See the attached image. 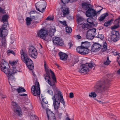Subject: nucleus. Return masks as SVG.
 <instances>
[{
	"mask_svg": "<svg viewBox=\"0 0 120 120\" xmlns=\"http://www.w3.org/2000/svg\"><path fill=\"white\" fill-rule=\"evenodd\" d=\"M29 54V55L32 57L34 59H35L37 57V51L36 52H32L31 53Z\"/></svg>",
	"mask_w": 120,
	"mask_h": 120,
	"instance_id": "nucleus-31",
	"label": "nucleus"
},
{
	"mask_svg": "<svg viewBox=\"0 0 120 120\" xmlns=\"http://www.w3.org/2000/svg\"><path fill=\"white\" fill-rule=\"evenodd\" d=\"M82 26V28L85 30H87L92 27L87 23L83 24Z\"/></svg>",
	"mask_w": 120,
	"mask_h": 120,
	"instance_id": "nucleus-26",
	"label": "nucleus"
},
{
	"mask_svg": "<svg viewBox=\"0 0 120 120\" xmlns=\"http://www.w3.org/2000/svg\"><path fill=\"white\" fill-rule=\"evenodd\" d=\"M47 92L49 94L51 95H52L53 96H53H54L53 92L52 90H48L47 91Z\"/></svg>",
	"mask_w": 120,
	"mask_h": 120,
	"instance_id": "nucleus-50",
	"label": "nucleus"
},
{
	"mask_svg": "<svg viewBox=\"0 0 120 120\" xmlns=\"http://www.w3.org/2000/svg\"><path fill=\"white\" fill-rule=\"evenodd\" d=\"M84 20L83 19L82 17H78L77 19V21L79 23V22H82Z\"/></svg>",
	"mask_w": 120,
	"mask_h": 120,
	"instance_id": "nucleus-40",
	"label": "nucleus"
},
{
	"mask_svg": "<svg viewBox=\"0 0 120 120\" xmlns=\"http://www.w3.org/2000/svg\"><path fill=\"white\" fill-rule=\"evenodd\" d=\"M68 45H69L70 48H71L72 46V44L71 42H70L69 43Z\"/></svg>",
	"mask_w": 120,
	"mask_h": 120,
	"instance_id": "nucleus-62",
	"label": "nucleus"
},
{
	"mask_svg": "<svg viewBox=\"0 0 120 120\" xmlns=\"http://www.w3.org/2000/svg\"><path fill=\"white\" fill-rule=\"evenodd\" d=\"M37 50L35 47L33 45H32L30 46L29 47L28 52L29 54L36 52Z\"/></svg>",
	"mask_w": 120,
	"mask_h": 120,
	"instance_id": "nucleus-19",
	"label": "nucleus"
},
{
	"mask_svg": "<svg viewBox=\"0 0 120 120\" xmlns=\"http://www.w3.org/2000/svg\"><path fill=\"white\" fill-rule=\"evenodd\" d=\"M74 97V94L72 92L70 93L69 94V97L70 98H72Z\"/></svg>",
	"mask_w": 120,
	"mask_h": 120,
	"instance_id": "nucleus-55",
	"label": "nucleus"
},
{
	"mask_svg": "<svg viewBox=\"0 0 120 120\" xmlns=\"http://www.w3.org/2000/svg\"><path fill=\"white\" fill-rule=\"evenodd\" d=\"M79 61L78 58H77L72 59L69 64V66L70 67L73 66L75 64L78 62Z\"/></svg>",
	"mask_w": 120,
	"mask_h": 120,
	"instance_id": "nucleus-20",
	"label": "nucleus"
},
{
	"mask_svg": "<svg viewBox=\"0 0 120 120\" xmlns=\"http://www.w3.org/2000/svg\"><path fill=\"white\" fill-rule=\"evenodd\" d=\"M81 44L82 45L81 46L83 48H88L90 46V43L88 41L82 42Z\"/></svg>",
	"mask_w": 120,
	"mask_h": 120,
	"instance_id": "nucleus-22",
	"label": "nucleus"
},
{
	"mask_svg": "<svg viewBox=\"0 0 120 120\" xmlns=\"http://www.w3.org/2000/svg\"><path fill=\"white\" fill-rule=\"evenodd\" d=\"M54 17L53 16H49L45 20L49 21H52L53 20Z\"/></svg>",
	"mask_w": 120,
	"mask_h": 120,
	"instance_id": "nucleus-44",
	"label": "nucleus"
},
{
	"mask_svg": "<svg viewBox=\"0 0 120 120\" xmlns=\"http://www.w3.org/2000/svg\"><path fill=\"white\" fill-rule=\"evenodd\" d=\"M69 13V9L68 8H63L62 9V13L61 14L62 17H65Z\"/></svg>",
	"mask_w": 120,
	"mask_h": 120,
	"instance_id": "nucleus-14",
	"label": "nucleus"
},
{
	"mask_svg": "<svg viewBox=\"0 0 120 120\" xmlns=\"http://www.w3.org/2000/svg\"><path fill=\"white\" fill-rule=\"evenodd\" d=\"M101 49L102 51L103 52L107 50V44L106 42H104L102 46Z\"/></svg>",
	"mask_w": 120,
	"mask_h": 120,
	"instance_id": "nucleus-28",
	"label": "nucleus"
},
{
	"mask_svg": "<svg viewBox=\"0 0 120 120\" xmlns=\"http://www.w3.org/2000/svg\"><path fill=\"white\" fill-rule=\"evenodd\" d=\"M120 20V17L119 18L115 21L114 22L115 24H118L120 22L119 21Z\"/></svg>",
	"mask_w": 120,
	"mask_h": 120,
	"instance_id": "nucleus-48",
	"label": "nucleus"
},
{
	"mask_svg": "<svg viewBox=\"0 0 120 120\" xmlns=\"http://www.w3.org/2000/svg\"><path fill=\"white\" fill-rule=\"evenodd\" d=\"M17 91L19 93L24 92L26 91V90L22 87H19L17 89Z\"/></svg>",
	"mask_w": 120,
	"mask_h": 120,
	"instance_id": "nucleus-29",
	"label": "nucleus"
},
{
	"mask_svg": "<svg viewBox=\"0 0 120 120\" xmlns=\"http://www.w3.org/2000/svg\"><path fill=\"white\" fill-rule=\"evenodd\" d=\"M32 21L31 19L29 17H27L26 19V23L27 25L29 26L31 24V22Z\"/></svg>",
	"mask_w": 120,
	"mask_h": 120,
	"instance_id": "nucleus-36",
	"label": "nucleus"
},
{
	"mask_svg": "<svg viewBox=\"0 0 120 120\" xmlns=\"http://www.w3.org/2000/svg\"><path fill=\"white\" fill-rule=\"evenodd\" d=\"M12 107L13 109V110L15 115L19 116H22V113L21 108L15 102H12Z\"/></svg>",
	"mask_w": 120,
	"mask_h": 120,
	"instance_id": "nucleus-6",
	"label": "nucleus"
},
{
	"mask_svg": "<svg viewBox=\"0 0 120 120\" xmlns=\"http://www.w3.org/2000/svg\"><path fill=\"white\" fill-rule=\"evenodd\" d=\"M46 110L48 118H49L52 116L54 115V114L49 109L47 108Z\"/></svg>",
	"mask_w": 120,
	"mask_h": 120,
	"instance_id": "nucleus-21",
	"label": "nucleus"
},
{
	"mask_svg": "<svg viewBox=\"0 0 120 120\" xmlns=\"http://www.w3.org/2000/svg\"><path fill=\"white\" fill-rule=\"evenodd\" d=\"M59 22L60 23L63 25L65 26H67V25L66 24V22L65 21H59Z\"/></svg>",
	"mask_w": 120,
	"mask_h": 120,
	"instance_id": "nucleus-43",
	"label": "nucleus"
},
{
	"mask_svg": "<svg viewBox=\"0 0 120 120\" xmlns=\"http://www.w3.org/2000/svg\"><path fill=\"white\" fill-rule=\"evenodd\" d=\"M22 109L24 111L26 112H27L28 111V109L27 108L25 107H23Z\"/></svg>",
	"mask_w": 120,
	"mask_h": 120,
	"instance_id": "nucleus-56",
	"label": "nucleus"
},
{
	"mask_svg": "<svg viewBox=\"0 0 120 120\" xmlns=\"http://www.w3.org/2000/svg\"><path fill=\"white\" fill-rule=\"evenodd\" d=\"M36 8L37 10L38 11L42 13L43 12H44L45 8H42L41 10V11H40V10L39 8H38L36 6Z\"/></svg>",
	"mask_w": 120,
	"mask_h": 120,
	"instance_id": "nucleus-51",
	"label": "nucleus"
},
{
	"mask_svg": "<svg viewBox=\"0 0 120 120\" xmlns=\"http://www.w3.org/2000/svg\"><path fill=\"white\" fill-rule=\"evenodd\" d=\"M97 37L99 38L101 40L103 39L104 38V35L101 34H99L97 36Z\"/></svg>",
	"mask_w": 120,
	"mask_h": 120,
	"instance_id": "nucleus-42",
	"label": "nucleus"
},
{
	"mask_svg": "<svg viewBox=\"0 0 120 120\" xmlns=\"http://www.w3.org/2000/svg\"><path fill=\"white\" fill-rule=\"evenodd\" d=\"M31 120H39L38 118L37 117H34L33 119H31Z\"/></svg>",
	"mask_w": 120,
	"mask_h": 120,
	"instance_id": "nucleus-59",
	"label": "nucleus"
},
{
	"mask_svg": "<svg viewBox=\"0 0 120 120\" xmlns=\"http://www.w3.org/2000/svg\"><path fill=\"white\" fill-rule=\"evenodd\" d=\"M65 28L66 31V32L69 33H71L72 30L71 28L70 27L66 26Z\"/></svg>",
	"mask_w": 120,
	"mask_h": 120,
	"instance_id": "nucleus-34",
	"label": "nucleus"
},
{
	"mask_svg": "<svg viewBox=\"0 0 120 120\" xmlns=\"http://www.w3.org/2000/svg\"><path fill=\"white\" fill-rule=\"evenodd\" d=\"M7 54L9 56V54L10 53L13 54L15 56V53L12 50H8L7 51Z\"/></svg>",
	"mask_w": 120,
	"mask_h": 120,
	"instance_id": "nucleus-39",
	"label": "nucleus"
},
{
	"mask_svg": "<svg viewBox=\"0 0 120 120\" xmlns=\"http://www.w3.org/2000/svg\"><path fill=\"white\" fill-rule=\"evenodd\" d=\"M6 97V96L3 94L2 93H0V98L1 99H3Z\"/></svg>",
	"mask_w": 120,
	"mask_h": 120,
	"instance_id": "nucleus-46",
	"label": "nucleus"
},
{
	"mask_svg": "<svg viewBox=\"0 0 120 120\" xmlns=\"http://www.w3.org/2000/svg\"><path fill=\"white\" fill-rule=\"evenodd\" d=\"M110 62L111 61H110L109 60V57H108L106 61L104 62V64L105 65H108L110 64Z\"/></svg>",
	"mask_w": 120,
	"mask_h": 120,
	"instance_id": "nucleus-38",
	"label": "nucleus"
},
{
	"mask_svg": "<svg viewBox=\"0 0 120 120\" xmlns=\"http://www.w3.org/2000/svg\"><path fill=\"white\" fill-rule=\"evenodd\" d=\"M117 25H115L113 26L112 27V29H115L118 28L119 26V24H116Z\"/></svg>",
	"mask_w": 120,
	"mask_h": 120,
	"instance_id": "nucleus-54",
	"label": "nucleus"
},
{
	"mask_svg": "<svg viewBox=\"0 0 120 120\" xmlns=\"http://www.w3.org/2000/svg\"><path fill=\"white\" fill-rule=\"evenodd\" d=\"M16 89H16L15 87H12V90L13 91H15L16 90H17Z\"/></svg>",
	"mask_w": 120,
	"mask_h": 120,
	"instance_id": "nucleus-64",
	"label": "nucleus"
},
{
	"mask_svg": "<svg viewBox=\"0 0 120 120\" xmlns=\"http://www.w3.org/2000/svg\"><path fill=\"white\" fill-rule=\"evenodd\" d=\"M97 94L94 92H92L89 94V96L90 98H95L96 97Z\"/></svg>",
	"mask_w": 120,
	"mask_h": 120,
	"instance_id": "nucleus-33",
	"label": "nucleus"
},
{
	"mask_svg": "<svg viewBox=\"0 0 120 120\" xmlns=\"http://www.w3.org/2000/svg\"><path fill=\"white\" fill-rule=\"evenodd\" d=\"M79 72L81 73H84L86 72V71L85 70V68L83 67L79 71Z\"/></svg>",
	"mask_w": 120,
	"mask_h": 120,
	"instance_id": "nucleus-49",
	"label": "nucleus"
},
{
	"mask_svg": "<svg viewBox=\"0 0 120 120\" xmlns=\"http://www.w3.org/2000/svg\"><path fill=\"white\" fill-rule=\"evenodd\" d=\"M12 74H15L18 71L16 70V69L15 67H12Z\"/></svg>",
	"mask_w": 120,
	"mask_h": 120,
	"instance_id": "nucleus-41",
	"label": "nucleus"
},
{
	"mask_svg": "<svg viewBox=\"0 0 120 120\" xmlns=\"http://www.w3.org/2000/svg\"><path fill=\"white\" fill-rule=\"evenodd\" d=\"M7 23H3L2 27L1 29H3L4 30L7 29V27L8 25V22H6Z\"/></svg>",
	"mask_w": 120,
	"mask_h": 120,
	"instance_id": "nucleus-35",
	"label": "nucleus"
},
{
	"mask_svg": "<svg viewBox=\"0 0 120 120\" xmlns=\"http://www.w3.org/2000/svg\"><path fill=\"white\" fill-rule=\"evenodd\" d=\"M1 71L4 72L8 77L9 81H12L14 80V76L12 75V72L10 71V69L7 67L4 68L1 70Z\"/></svg>",
	"mask_w": 120,
	"mask_h": 120,
	"instance_id": "nucleus-8",
	"label": "nucleus"
},
{
	"mask_svg": "<svg viewBox=\"0 0 120 120\" xmlns=\"http://www.w3.org/2000/svg\"><path fill=\"white\" fill-rule=\"evenodd\" d=\"M53 43L56 45L62 46L64 45V41L61 38L59 37H56L54 39H53Z\"/></svg>",
	"mask_w": 120,
	"mask_h": 120,
	"instance_id": "nucleus-11",
	"label": "nucleus"
},
{
	"mask_svg": "<svg viewBox=\"0 0 120 120\" xmlns=\"http://www.w3.org/2000/svg\"><path fill=\"white\" fill-rule=\"evenodd\" d=\"M96 30L95 28H92L88 30L86 36L87 39L90 40L93 39L96 34Z\"/></svg>",
	"mask_w": 120,
	"mask_h": 120,
	"instance_id": "nucleus-9",
	"label": "nucleus"
},
{
	"mask_svg": "<svg viewBox=\"0 0 120 120\" xmlns=\"http://www.w3.org/2000/svg\"><path fill=\"white\" fill-rule=\"evenodd\" d=\"M48 120H56V119L54 115V116H52L48 118Z\"/></svg>",
	"mask_w": 120,
	"mask_h": 120,
	"instance_id": "nucleus-47",
	"label": "nucleus"
},
{
	"mask_svg": "<svg viewBox=\"0 0 120 120\" xmlns=\"http://www.w3.org/2000/svg\"><path fill=\"white\" fill-rule=\"evenodd\" d=\"M101 46L99 43H95L91 47V51L92 52H97L101 49Z\"/></svg>",
	"mask_w": 120,
	"mask_h": 120,
	"instance_id": "nucleus-12",
	"label": "nucleus"
},
{
	"mask_svg": "<svg viewBox=\"0 0 120 120\" xmlns=\"http://www.w3.org/2000/svg\"><path fill=\"white\" fill-rule=\"evenodd\" d=\"M59 55L61 60H67L68 56L66 53L60 52L59 53Z\"/></svg>",
	"mask_w": 120,
	"mask_h": 120,
	"instance_id": "nucleus-18",
	"label": "nucleus"
},
{
	"mask_svg": "<svg viewBox=\"0 0 120 120\" xmlns=\"http://www.w3.org/2000/svg\"><path fill=\"white\" fill-rule=\"evenodd\" d=\"M9 18V16L7 14H6L3 15L1 19V20L3 21V22L4 23L5 22H8V19Z\"/></svg>",
	"mask_w": 120,
	"mask_h": 120,
	"instance_id": "nucleus-23",
	"label": "nucleus"
},
{
	"mask_svg": "<svg viewBox=\"0 0 120 120\" xmlns=\"http://www.w3.org/2000/svg\"><path fill=\"white\" fill-rule=\"evenodd\" d=\"M56 31L55 29L50 28L48 31V30H45V39L46 38V36L47 35L48 32L49 35L50 37H52L54 35V34Z\"/></svg>",
	"mask_w": 120,
	"mask_h": 120,
	"instance_id": "nucleus-17",
	"label": "nucleus"
},
{
	"mask_svg": "<svg viewBox=\"0 0 120 120\" xmlns=\"http://www.w3.org/2000/svg\"><path fill=\"white\" fill-rule=\"evenodd\" d=\"M112 21L111 20H109L105 22L104 24V25L106 26H108L110 25L111 24Z\"/></svg>",
	"mask_w": 120,
	"mask_h": 120,
	"instance_id": "nucleus-37",
	"label": "nucleus"
},
{
	"mask_svg": "<svg viewBox=\"0 0 120 120\" xmlns=\"http://www.w3.org/2000/svg\"><path fill=\"white\" fill-rule=\"evenodd\" d=\"M31 91L33 95L40 97V89L39 84L38 82L37 81L36 82L34 85L32 86Z\"/></svg>",
	"mask_w": 120,
	"mask_h": 120,
	"instance_id": "nucleus-4",
	"label": "nucleus"
},
{
	"mask_svg": "<svg viewBox=\"0 0 120 120\" xmlns=\"http://www.w3.org/2000/svg\"><path fill=\"white\" fill-rule=\"evenodd\" d=\"M76 38L78 39H80L81 38V37L79 35H78L76 36Z\"/></svg>",
	"mask_w": 120,
	"mask_h": 120,
	"instance_id": "nucleus-60",
	"label": "nucleus"
},
{
	"mask_svg": "<svg viewBox=\"0 0 120 120\" xmlns=\"http://www.w3.org/2000/svg\"><path fill=\"white\" fill-rule=\"evenodd\" d=\"M95 65L92 63H86L84 65L83 67L85 68V69L86 72H88L89 71V68H92Z\"/></svg>",
	"mask_w": 120,
	"mask_h": 120,
	"instance_id": "nucleus-15",
	"label": "nucleus"
},
{
	"mask_svg": "<svg viewBox=\"0 0 120 120\" xmlns=\"http://www.w3.org/2000/svg\"><path fill=\"white\" fill-rule=\"evenodd\" d=\"M107 83V82H106L105 80L98 81L96 85V87L97 89L96 90L100 92H103L107 88L106 86Z\"/></svg>",
	"mask_w": 120,
	"mask_h": 120,
	"instance_id": "nucleus-5",
	"label": "nucleus"
},
{
	"mask_svg": "<svg viewBox=\"0 0 120 120\" xmlns=\"http://www.w3.org/2000/svg\"><path fill=\"white\" fill-rule=\"evenodd\" d=\"M89 49L88 48H83V51L82 52V55H85L87 54L88 53Z\"/></svg>",
	"mask_w": 120,
	"mask_h": 120,
	"instance_id": "nucleus-32",
	"label": "nucleus"
},
{
	"mask_svg": "<svg viewBox=\"0 0 120 120\" xmlns=\"http://www.w3.org/2000/svg\"><path fill=\"white\" fill-rule=\"evenodd\" d=\"M82 8H85L86 9H87L88 8H90L91 7V5L90 4H87L85 3H83L82 4Z\"/></svg>",
	"mask_w": 120,
	"mask_h": 120,
	"instance_id": "nucleus-25",
	"label": "nucleus"
},
{
	"mask_svg": "<svg viewBox=\"0 0 120 120\" xmlns=\"http://www.w3.org/2000/svg\"><path fill=\"white\" fill-rule=\"evenodd\" d=\"M61 2L64 4H65L68 3L69 2H70V0H60Z\"/></svg>",
	"mask_w": 120,
	"mask_h": 120,
	"instance_id": "nucleus-45",
	"label": "nucleus"
},
{
	"mask_svg": "<svg viewBox=\"0 0 120 120\" xmlns=\"http://www.w3.org/2000/svg\"><path fill=\"white\" fill-rule=\"evenodd\" d=\"M45 80L50 86L53 89L55 94L52 98L53 101V105L55 109H57L60 104L56 100H60V102L64 105H65V102L64 100L63 96L61 92L57 89L55 84L56 83V78L54 73L50 69L45 63Z\"/></svg>",
	"mask_w": 120,
	"mask_h": 120,
	"instance_id": "nucleus-1",
	"label": "nucleus"
},
{
	"mask_svg": "<svg viewBox=\"0 0 120 120\" xmlns=\"http://www.w3.org/2000/svg\"><path fill=\"white\" fill-rule=\"evenodd\" d=\"M7 30V29L4 30L0 28V37H2L1 41V46L5 47L6 45V38L5 37L8 34V33L6 32Z\"/></svg>",
	"mask_w": 120,
	"mask_h": 120,
	"instance_id": "nucleus-7",
	"label": "nucleus"
},
{
	"mask_svg": "<svg viewBox=\"0 0 120 120\" xmlns=\"http://www.w3.org/2000/svg\"><path fill=\"white\" fill-rule=\"evenodd\" d=\"M21 60L25 64L30 70H32L34 68V64L33 61L29 58L27 55L24 52L23 50L22 49L20 51Z\"/></svg>",
	"mask_w": 120,
	"mask_h": 120,
	"instance_id": "nucleus-2",
	"label": "nucleus"
},
{
	"mask_svg": "<svg viewBox=\"0 0 120 120\" xmlns=\"http://www.w3.org/2000/svg\"><path fill=\"white\" fill-rule=\"evenodd\" d=\"M113 54L115 56H116L118 55L119 53H117V52L113 51L112 52Z\"/></svg>",
	"mask_w": 120,
	"mask_h": 120,
	"instance_id": "nucleus-58",
	"label": "nucleus"
},
{
	"mask_svg": "<svg viewBox=\"0 0 120 120\" xmlns=\"http://www.w3.org/2000/svg\"><path fill=\"white\" fill-rule=\"evenodd\" d=\"M83 48L81 45L77 47L76 48L77 51L79 53L82 54Z\"/></svg>",
	"mask_w": 120,
	"mask_h": 120,
	"instance_id": "nucleus-27",
	"label": "nucleus"
},
{
	"mask_svg": "<svg viewBox=\"0 0 120 120\" xmlns=\"http://www.w3.org/2000/svg\"><path fill=\"white\" fill-rule=\"evenodd\" d=\"M20 96H26L27 95V94H19Z\"/></svg>",
	"mask_w": 120,
	"mask_h": 120,
	"instance_id": "nucleus-61",
	"label": "nucleus"
},
{
	"mask_svg": "<svg viewBox=\"0 0 120 120\" xmlns=\"http://www.w3.org/2000/svg\"><path fill=\"white\" fill-rule=\"evenodd\" d=\"M17 62L18 61H17L16 60L15 61H13L11 63L9 62V63H10V64H11V65H13L16 64Z\"/></svg>",
	"mask_w": 120,
	"mask_h": 120,
	"instance_id": "nucleus-52",
	"label": "nucleus"
},
{
	"mask_svg": "<svg viewBox=\"0 0 120 120\" xmlns=\"http://www.w3.org/2000/svg\"><path fill=\"white\" fill-rule=\"evenodd\" d=\"M117 62H120V56L118 55L117 58Z\"/></svg>",
	"mask_w": 120,
	"mask_h": 120,
	"instance_id": "nucleus-57",
	"label": "nucleus"
},
{
	"mask_svg": "<svg viewBox=\"0 0 120 120\" xmlns=\"http://www.w3.org/2000/svg\"><path fill=\"white\" fill-rule=\"evenodd\" d=\"M43 97L41 96V98H42V100L41 101V106L42 108L44 109L45 108V98H42Z\"/></svg>",
	"mask_w": 120,
	"mask_h": 120,
	"instance_id": "nucleus-30",
	"label": "nucleus"
},
{
	"mask_svg": "<svg viewBox=\"0 0 120 120\" xmlns=\"http://www.w3.org/2000/svg\"><path fill=\"white\" fill-rule=\"evenodd\" d=\"M0 12L3 14H4L5 13L4 10L1 7H0Z\"/></svg>",
	"mask_w": 120,
	"mask_h": 120,
	"instance_id": "nucleus-53",
	"label": "nucleus"
},
{
	"mask_svg": "<svg viewBox=\"0 0 120 120\" xmlns=\"http://www.w3.org/2000/svg\"><path fill=\"white\" fill-rule=\"evenodd\" d=\"M102 9L97 11L96 13V11L93 9L92 8H89L88 9L86 13V16L87 17H90L87 18V23L89 24L92 27L94 26V24L93 23L94 19L93 17L96 16L97 13H99L103 9Z\"/></svg>",
	"mask_w": 120,
	"mask_h": 120,
	"instance_id": "nucleus-3",
	"label": "nucleus"
},
{
	"mask_svg": "<svg viewBox=\"0 0 120 120\" xmlns=\"http://www.w3.org/2000/svg\"><path fill=\"white\" fill-rule=\"evenodd\" d=\"M112 39L114 42H116L119 40L120 35L118 31L113 30L112 32Z\"/></svg>",
	"mask_w": 120,
	"mask_h": 120,
	"instance_id": "nucleus-10",
	"label": "nucleus"
},
{
	"mask_svg": "<svg viewBox=\"0 0 120 120\" xmlns=\"http://www.w3.org/2000/svg\"><path fill=\"white\" fill-rule=\"evenodd\" d=\"M45 27H43L42 29H41L38 32L37 35L38 36L41 38H43L44 40H45V38L43 37L45 36V34L44 31H45Z\"/></svg>",
	"mask_w": 120,
	"mask_h": 120,
	"instance_id": "nucleus-13",
	"label": "nucleus"
},
{
	"mask_svg": "<svg viewBox=\"0 0 120 120\" xmlns=\"http://www.w3.org/2000/svg\"><path fill=\"white\" fill-rule=\"evenodd\" d=\"M108 15V14L107 12L103 14L99 18V20L100 21H102Z\"/></svg>",
	"mask_w": 120,
	"mask_h": 120,
	"instance_id": "nucleus-24",
	"label": "nucleus"
},
{
	"mask_svg": "<svg viewBox=\"0 0 120 120\" xmlns=\"http://www.w3.org/2000/svg\"><path fill=\"white\" fill-rule=\"evenodd\" d=\"M62 113H59L58 115V116L59 117L60 119L61 117V116L62 115Z\"/></svg>",
	"mask_w": 120,
	"mask_h": 120,
	"instance_id": "nucleus-63",
	"label": "nucleus"
},
{
	"mask_svg": "<svg viewBox=\"0 0 120 120\" xmlns=\"http://www.w3.org/2000/svg\"><path fill=\"white\" fill-rule=\"evenodd\" d=\"M0 69L1 70L9 65L8 64L4 59L0 60Z\"/></svg>",
	"mask_w": 120,
	"mask_h": 120,
	"instance_id": "nucleus-16",
	"label": "nucleus"
}]
</instances>
